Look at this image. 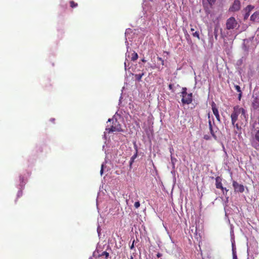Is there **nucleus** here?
<instances>
[{"label":"nucleus","instance_id":"nucleus-26","mask_svg":"<svg viewBox=\"0 0 259 259\" xmlns=\"http://www.w3.org/2000/svg\"><path fill=\"white\" fill-rule=\"evenodd\" d=\"M228 191H229L228 189H227L226 188L224 187V192L225 193V194H224V195H227V193Z\"/></svg>","mask_w":259,"mask_h":259},{"label":"nucleus","instance_id":"nucleus-10","mask_svg":"<svg viewBox=\"0 0 259 259\" xmlns=\"http://www.w3.org/2000/svg\"><path fill=\"white\" fill-rule=\"evenodd\" d=\"M252 106L254 109L259 108V96L255 97L252 102Z\"/></svg>","mask_w":259,"mask_h":259},{"label":"nucleus","instance_id":"nucleus-18","mask_svg":"<svg viewBox=\"0 0 259 259\" xmlns=\"http://www.w3.org/2000/svg\"><path fill=\"white\" fill-rule=\"evenodd\" d=\"M254 137L255 140L259 142V131H257L254 135Z\"/></svg>","mask_w":259,"mask_h":259},{"label":"nucleus","instance_id":"nucleus-39","mask_svg":"<svg viewBox=\"0 0 259 259\" xmlns=\"http://www.w3.org/2000/svg\"><path fill=\"white\" fill-rule=\"evenodd\" d=\"M130 259H133V257L132 256H131Z\"/></svg>","mask_w":259,"mask_h":259},{"label":"nucleus","instance_id":"nucleus-38","mask_svg":"<svg viewBox=\"0 0 259 259\" xmlns=\"http://www.w3.org/2000/svg\"><path fill=\"white\" fill-rule=\"evenodd\" d=\"M151 67L153 69H154L155 68V67L154 66H151Z\"/></svg>","mask_w":259,"mask_h":259},{"label":"nucleus","instance_id":"nucleus-12","mask_svg":"<svg viewBox=\"0 0 259 259\" xmlns=\"http://www.w3.org/2000/svg\"><path fill=\"white\" fill-rule=\"evenodd\" d=\"M144 75V73L138 74L135 75V78L137 80L140 81L141 80L142 76Z\"/></svg>","mask_w":259,"mask_h":259},{"label":"nucleus","instance_id":"nucleus-2","mask_svg":"<svg viewBox=\"0 0 259 259\" xmlns=\"http://www.w3.org/2000/svg\"><path fill=\"white\" fill-rule=\"evenodd\" d=\"M182 94V102L183 104H190L193 101L192 93L188 94L187 93V88H183Z\"/></svg>","mask_w":259,"mask_h":259},{"label":"nucleus","instance_id":"nucleus-30","mask_svg":"<svg viewBox=\"0 0 259 259\" xmlns=\"http://www.w3.org/2000/svg\"><path fill=\"white\" fill-rule=\"evenodd\" d=\"M215 0H207V1L208 2V3L210 4H211L212 3H213L215 2Z\"/></svg>","mask_w":259,"mask_h":259},{"label":"nucleus","instance_id":"nucleus-3","mask_svg":"<svg viewBox=\"0 0 259 259\" xmlns=\"http://www.w3.org/2000/svg\"><path fill=\"white\" fill-rule=\"evenodd\" d=\"M105 130H120V124L116 118L112 117L108 120Z\"/></svg>","mask_w":259,"mask_h":259},{"label":"nucleus","instance_id":"nucleus-13","mask_svg":"<svg viewBox=\"0 0 259 259\" xmlns=\"http://www.w3.org/2000/svg\"><path fill=\"white\" fill-rule=\"evenodd\" d=\"M138 58V55L137 54V53L136 52H134L132 54V57H131V60L132 61H135Z\"/></svg>","mask_w":259,"mask_h":259},{"label":"nucleus","instance_id":"nucleus-34","mask_svg":"<svg viewBox=\"0 0 259 259\" xmlns=\"http://www.w3.org/2000/svg\"><path fill=\"white\" fill-rule=\"evenodd\" d=\"M239 96H238V99L239 100H240L241 96H242V92L239 93Z\"/></svg>","mask_w":259,"mask_h":259},{"label":"nucleus","instance_id":"nucleus-21","mask_svg":"<svg viewBox=\"0 0 259 259\" xmlns=\"http://www.w3.org/2000/svg\"><path fill=\"white\" fill-rule=\"evenodd\" d=\"M140 203L139 201H137L134 204V206L136 208H139L140 207Z\"/></svg>","mask_w":259,"mask_h":259},{"label":"nucleus","instance_id":"nucleus-35","mask_svg":"<svg viewBox=\"0 0 259 259\" xmlns=\"http://www.w3.org/2000/svg\"><path fill=\"white\" fill-rule=\"evenodd\" d=\"M50 120H51L52 122H54V121H55V118H52V119H50Z\"/></svg>","mask_w":259,"mask_h":259},{"label":"nucleus","instance_id":"nucleus-23","mask_svg":"<svg viewBox=\"0 0 259 259\" xmlns=\"http://www.w3.org/2000/svg\"><path fill=\"white\" fill-rule=\"evenodd\" d=\"M210 131L211 136H212L215 139H216L217 137L214 135V131L211 130Z\"/></svg>","mask_w":259,"mask_h":259},{"label":"nucleus","instance_id":"nucleus-15","mask_svg":"<svg viewBox=\"0 0 259 259\" xmlns=\"http://www.w3.org/2000/svg\"><path fill=\"white\" fill-rule=\"evenodd\" d=\"M137 157V153H136L131 158L130 160V165H132L133 162L134 161V160L135 158H136Z\"/></svg>","mask_w":259,"mask_h":259},{"label":"nucleus","instance_id":"nucleus-31","mask_svg":"<svg viewBox=\"0 0 259 259\" xmlns=\"http://www.w3.org/2000/svg\"><path fill=\"white\" fill-rule=\"evenodd\" d=\"M191 28V31H192V32H195V29L193 27V26H192V25H190Z\"/></svg>","mask_w":259,"mask_h":259},{"label":"nucleus","instance_id":"nucleus-19","mask_svg":"<svg viewBox=\"0 0 259 259\" xmlns=\"http://www.w3.org/2000/svg\"><path fill=\"white\" fill-rule=\"evenodd\" d=\"M232 250H233V259H237L236 253L233 247Z\"/></svg>","mask_w":259,"mask_h":259},{"label":"nucleus","instance_id":"nucleus-14","mask_svg":"<svg viewBox=\"0 0 259 259\" xmlns=\"http://www.w3.org/2000/svg\"><path fill=\"white\" fill-rule=\"evenodd\" d=\"M192 35H193V36L197 37L198 39H200L199 31H195V32H192Z\"/></svg>","mask_w":259,"mask_h":259},{"label":"nucleus","instance_id":"nucleus-1","mask_svg":"<svg viewBox=\"0 0 259 259\" xmlns=\"http://www.w3.org/2000/svg\"><path fill=\"white\" fill-rule=\"evenodd\" d=\"M247 116V115L244 109L240 107L239 106H235L233 112L231 116L232 124L233 125L235 124L238 117H239L241 120L246 121Z\"/></svg>","mask_w":259,"mask_h":259},{"label":"nucleus","instance_id":"nucleus-37","mask_svg":"<svg viewBox=\"0 0 259 259\" xmlns=\"http://www.w3.org/2000/svg\"><path fill=\"white\" fill-rule=\"evenodd\" d=\"M134 247V243H133L132 245L131 246V248H133V247Z\"/></svg>","mask_w":259,"mask_h":259},{"label":"nucleus","instance_id":"nucleus-40","mask_svg":"<svg viewBox=\"0 0 259 259\" xmlns=\"http://www.w3.org/2000/svg\"><path fill=\"white\" fill-rule=\"evenodd\" d=\"M187 35L188 37H189V35L188 34H187Z\"/></svg>","mask_w":259,"mask_h":259},{"label":"nucleus","instance_id":"nucleus-8","mask_svg":"<svg viewBox=\"0 0 259 259\" xmlns=\"http://www.w3.org/2000/svg\"><path fill=\"white\" fill-rule=\"evenodd\" d=\"M254 7L252 5H248L244 9L245 14L244 16V19L247 20L250 15V12L254 9Z\"/></svg>","mask_w":259,"mask_h":259},{"label":"nucleus","instance_id":"nucleus-27","mask_svg":"<svg viewBox=\"0 0 259 259\" xmlns=\"http://www.w3.org/2000/svg\"><path fill=\"white\" fill-rule=\"evenodd\" d=\"M103 167H104V165L103 164L101 166V170H100V174L101 175H102L103 173Z\"/></svg>","mask_w":259,"mask_h":259},{"label":"nucleus","instance_id":"nucleus-28","mask_svg":"<svg viewBox=\"0 0 259 259\" xmlns=\"http://www.w3.org/2000/svg\"><path fill=\"white\" fill-rule=\"evenodd\" d=\"M209 130H213V127L212 126L211 122L210 120L209 121Z\"/></svg>","mask_w":259,"mask_h":259},{"label":"nucleus","instance_id":"nucleus-33","mask_svg":"<svg viewBox=\"0 0 259 259\" xmlns=\"http://www.w3.org/2000/svg\"><path fill=\"white\" fill-rule=\"evenodd\" d=\"M156 256H157V257H161L162 256V254L159 253V252H158Z\"/></svg>","mask_w":259,"mask_h":259},{"label":"nucleus","instance_id":"nucleus-5","mask_svg":"<svg viewBox=\"0 0 259 259\" xmlns=\"http://www.w3.org/2000/svg\"><path fill=\"white\" fill-rule=\"evenodd\" d=\"M232 185L235 192L243 193L244 191V187L242 184H239L236 181H233Z\"/></svg>","mask_w":259,"mask_h":259},{"label":"nucleus","instance_id":"nucleus-41","mask_svg":"<svg viewBox=\"0 0 259 259\" xmlns=\"http://www.w3.org/2000/svg\"><path fill=\"white\" fill-rule=\"evenodd\" d=\"M110 131H111V132H113L114 131H113V130H112V131H109V132H110Z\"/></svg>","mask_w":259,"mask_h":259},{"label":"nucleus","instance_id":"nucleus-29","mask_svg":"<svg viewBox=\"0 0 259 259\" xmlns=\"http://www.w3.org/2000/svg\"><path fill=\"white\" fill-rule=\"evenodd\" d=\"M214 37H215V38L217 39V37H218V35H217V30H216V29H214Z\"/></svg>","mask_w":259,"mask_h":259},{"label":"nucleus","instance_id":"nucleus-32","mask_svg":"<svg viewBox=\"0 0 259 259\" xmlns=\"http://www.w3.org/2000/svg\"><path fill=\"white\" fill-rule=\"evenodd\" d=\"M236 127L238 130H241L242 128V127L241 126H239L238 125V123H236Z\"/></svg>","mask_w":259,"mask_h":259},{"label":"nucleus","instance_id":"nucleus-7","mask_svg":"<svg viewBox=\"0 0 259 259\" xmlns=\"http://www.w3.org/2000/svg\"><path fill=\"white\" fill-rule=\"evenodd\" d=\"M215 187L217 189H220L222 190L223 194H225L224 192V187L222 183V178L220 177H217L215 179Z\"/></svg>","mask_w":259,"mask_h":259},{"label":"nucleus","instance_id":"nucleus-24","mask_svg":"<svg viewBox=\"0 0 259 259\" xmlns=\"http://www.w3.org/2000/svg\"><path fill=\"white\" fill-rule=\"evenodd\" d=\"M157 59L160 61V62H161V64L162 65H164V60L161 57H158Z\"/></svg>","mask_w":259,"mask_h":259},{"label":"nucleus","instance_id":"nucleus-20","mask_svg":"<svg viewBox=\"0 0 259 259\" xmlns=\"http://www.w3.org/2000/svg\"><path fill=\"white\" fill-rule=\"evenodd\" d=\"M234 88L237 92H241V88L238 85H235Z\"/></svg>","mask_w":259,"mask_h":259},{"label":"nucleus","instance_id":"nucleus-25","mask_svg":"<svg viewBox=\"0 0 259 259\" xmlns=\"http://www.w3.org/2000/svg\"><path fill=\"white\" fill-rule=\"evenodd\" d=\"M210 136L207 135H205L204 136V137H203V138H204V139H205V140H209V139H210Z\"/></svg>","mask_w":259,"mask_h":259},{"label":"nucleus","instance_id":"nucleus-36","mask_svg":"<svg viewBox=\"0 0 259 259\" xmlns=\"http://www.w3.org/2000/svg\"><path fill=\"white\" fill-rule=\"evenodd\" d=\"M142 61L143 62H146V60H145V59H144V58L142 59Z\"/></svg>","mask_w":259,"mask_h":259},{"label":"nucleus","instance_id":"nucleus-16","mask_svg":"<svg viewBox=\"0 0 259 259\" xmlns=\"http://www.w3.org/2000/svg\"><path fill=\"white\" fill-rule=\"evenodd\" d=\"M70 7L72 8L76 7L78 6V4L75 3L73 1H71L70 2Z\"/></svg>","mask_w":259,"mask_h":259},{"label":"nucleus","instance_id":"nucleus-11","mask_svg":"<svg viewBox=\"0 0 259 259\" xmlns=\"http://www.w3.org/2000/svg\"><path fill=\"white\" fill-rule=\"evenodd\" d=\"M259 18V12H255L250 17V20L255 21L257 19Z\"/></svg>","mask_w":259,"mask_h":259},{"label":"nucleus","instance_id":"nucleus-6","mask_svg":"<svg viewBox=\"0 0 259 259\" xmlns=\"http://www.w3.org/2000/svg\"><path fill=\"white\" fill-rule=\"evenodd\" d=\"M240 2L239 0H234L233 4L232 6L229 8V11L230 12H236L240 9Z\"/></svg>","mask_w":259,"mask_h":259},{"label":"nucleus","instance_id":"nucleus-22","mask_svg":"<svg viewBox=\"0 0 259 259\" xmlns=\"http://www.w3.org/2000/svg\"><path fill=\"white\" fill-rule=\"evenodd\" d=\"M173 84H169L168 85V88L170 90H171L172 92H174V88H173Z\"/></svg>","mask_w":259,"mask_h":259},{"label":"nucleus","instance_id":"nucleus-4","mask_svg":"<svg viewBox=\"0 0 259 259\" xmlns=\"http://www.w3.org/2000/svg\"><path fill=\"white\" fill-rule=\"evenodd\" d=\"M237 25L235 18L233 17L229 18L226 22V28L228 30L235 28Z\"/></svg>","mask_w":259,"mask_h":259},{"label":"nucleus","instance_id":"nucleus-9","mask_svg":"<svg viewBox=\"0 0 259 259\" xmlns=\"http://www.w3.org/2000/svg\"><path fill=\"white\" fill-rule=\"evenodd\" d=\"M211 107H212V110L213 114L215 116L217 119L219 121H220V115H219V111H218V108L217 107L216 104L214 102H213L212 103Z\"/></svg>","mask_w":259,"mask_h":259},{"label":"nucleus","instance_id":"nucleus-17","mask_svg":"<svg viewBox=\"0 0 259 259\" xmlns=\"http://www.w3.org/2000/svg\"><path fill=\"white\" fill-rule=\"evenodd\" d=\"M109 255V253L106 251H103L100 255L101 256H104L106 259L108 258Z\"/></svg>","mask_w":259,"mask_h":259}]
</instances>
